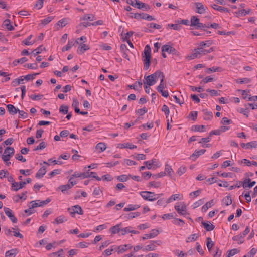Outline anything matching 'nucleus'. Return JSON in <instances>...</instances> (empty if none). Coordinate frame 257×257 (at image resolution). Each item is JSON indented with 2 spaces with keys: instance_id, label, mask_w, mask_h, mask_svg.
<instances>
[{
  "instance_id": "20e7f679",
  "label": "nucleus",
  "mask_w": 257,
  "mask_h": 257,
  "mask_svg": "<svg viewBox=\"0 0 257 257\" xmlns=\"http://www.w3.org/2000/svg\"><path fill=\"white\" fill-rule=\"evenodd\" d=\"M68 211L70 213L72 216H74L76 213L82 215L83 214V211L81 207L78 205H76L73 206L72 208H68Z\"/></svg>"
},
{
  "instance_id": "8fccbe9b",
  "label": "nucleus",
  "mask_w": 257,
  "mask_h": 257,
  "mask_svg": "<svg viewBox=\"0 0 257 257\" xmlns=\"http://www.w3.org/2000/svg\"><path fill=\"white\" fill-rule=\"evenodd\" d=\"M63 252V250L62 249H60L58 251L51 253L50 254V257H61L62 256Z\"/></svg>"
},
{
  "instance_id": "412c9836",
  "label": "nucleus",
  "mask_w": 257,
  "mask_h": 257,
  "mask_svg": "<svg viewBox=\"0 0 257 257\" xmlns=\"http://www.w3.org/2000/svg\"><path fill=\"white\" fill-rule=\"evenodd\" d=\"M75 42L74 39L69 40L67 45L62 48V51L64 52L70 50L72 47L75 45Z\"/></svg>"
},
{
  "instance_id": "4468645a",
  "label": "nucleus",
  "mask_w": 257,
  "mask_h": 257,
  "mask_svg": "<svg viewBox=\"0 0 257 257\" xmlns=\"http://www.w3.org/2000/svg\"><path fill=\"white\" fill-rule=\"evenodd\" d=\"M9 113L11 115H14L18 113L19 110L12 104H8L6 105Z\"/></svg>"
},
{
  "instance_id": "6e6552de",
  "label": "nucleus",
  "mask_w": 257,
  "mask_h": 257,
  "mask_svg": "<svg viewBox=\"0 0 257 257\" xmlns=\"http://www.w3.org/2000/svg\"><path fill=\"white\" fill-rule=\"evenodd\" d=\"M132 248V246L130 244H125L123 245H120L116 246L114 249L117 252L118 254H121L125 252L128 249H131Z\"/></svg>"
},
{
  "instance_id": "5701e85b",
  "label": "nucleus",
  "mask_w": 257,
  "mask_h": 257,
  "mask_svg": "<svg viewBox=\"0 0 257 257\" xmlns=\"http://www.w3.org/2000/svg\"><path fill=\"white\" fill-rule=\"evenodd\" d=\"M206 245H207V247L208 248L209 251L210 253H212L213 252L212 247L214 245V243L212 241L211 238L210 237L207 238Z\"/></svg>"
},
{
  "instance_id": "603ef678",
  "label": "nucleus",
  "mask_w": 257,
  "mask_h": 257,
  "mask_svg": "<svg viewBox=\"0 0 257 257\" xmlns=\"http://www.w3.org/2000/svg\"><path fill=\"white\" fill-rule=\"evenodd\" d=\"M206 91L209 92L211 96H219L220 95V93L215 89H208L206 90Z\"/></svg>"
},
{
  "instance_id": "aec40b11",
  "label": "nucleus",
  "mask_w": 257,
  "mask_h": 257,
  "mask_svg": "<svg viewBox=\"0 0 257 257\" xmlns=\"http://www.w3.org/2000/svg\"><path fill=\"white\" fill-rule=\"evenodd\" d=\"M46 168L45 166L41 168L36 174V177L37 178H41L46 173Z\"/></svg>"
},
{
  "instance_id": "1a4fd4ad",
  "label": "nucleus",
  "mask_w": 257,
  "mask_h": 257,
  "mask_svg": "<svg viewBox=\"0 0 257 257\" xmlns=\"http://www.w3.org/2000/svg\"><path fill=\"white\" fill-rule=\"evenodd\" d=\"M26 184V182L21 181L20 183L14 182L12 183V188L13 190L17 191L19 189L23 188Z\"/></svg>"
},
{
  "instance_id": "4c0bfd02",
  "label": "nucleus",
  "mask_w": 257,
  "mask_h": 257,
  "mask_svg": "<svg viewBox=\"0 0 257 257\" xmlns=\"http://www.w3.org/2000/svg\"><path fill=\"white\" fill-rule=\"evenodd\" d=\"M206 152L205 149H201L200 150H195L192 155L191 157H195V158H198L199 156L203 154Z\"/></svg>"
},
{
  "instance_id": "39448f33",
  "label": "nucleus",
  "mask_w": 257,
  "mask_h": 257,
  "mask_svg": "<svg viewBox=\"0 0 257 257\" xmlns=\"http://www.w3.org/2000/svg\"><path fill=\"white\" fill-rule=\"evenodd\" d=\"M51 201V199L50 198H47L46 200L44 201H40L39 200L36 201H32L30 202V204H31V208H36L37 207H42L44 205H47Z\"/></svg>"
},
{
  "instance_id": "a878e982",
  "label": "nucleus",
  "mask_w": 257,
  "mask_h": 257,
  "mask_svg": "<svg viewBox=\"0 0 257 257\" xmlns=\"http://www.w3.org/2000/svg\"><path fill=\"white\" fill-rule=\"evenodd\" d=\"M27 191H25L23 192L21 195L18 194L15 196V201L16 202H18L20 199H23V200H25L27 199Z\"/></svg>"
},
{
  "instance_id": "0eeeda50",
  "label": "nucleus",
  "mask_w": 257,
  "mask_h": 257,
  "mask_svg": "<svg viewBox=\"0 0 257 257\" xmlns=\"http://www.w3.org/2000/svg\"><path fill=\"white\" fill-rule=\"evenodd\" d=\"M4 210L6 215L10 219L13 223H15L17 222L18 220L17 218L14 216L12 211L10 209L4 207Z\"/></svg>"
},
{
  "instance_id": "7c9ffc66",
  "label": "nucleus",
  "mask_w": 257,
  "mask_h": 257,
  "mask_svg": "<svg viewBox=\"0 0 257 257\" xmlns=\"http://www.w3.org/2000/svg\"><path fill=\"white\" fill-rule=\"evenodd\" d=\"M3 25L9 31L14 29V27L10 24V20L9 19L5 20L3 22Z\"/></svg>"
},
{
  "instance_id": "69168bd1",
  "label": "nucleus",
  "mask_w": 257,
  "mask_h": 257,
  "mask_svg": "<svg viewBox=\"0 0 257 257\" xmlns=\"http://www.w3.org/2000/svg\"><path fill=\"white\" fill-rule=\"evenodd\" d=\"M147 26L150 28H155L157 29H160L162 28L161 25L153 23L148 24Z\"/></svg>"
},
{
  "instance_id": "c03bdc74",
  "label": "nucleus",
  "mask_w": 257,
  "mask_h": 257,
  "mask_svg": "<svg viewBox=\"0 0 257 257\" xmlns=\"http://www.w3.org/2000/svg\"><path fill=\"white\" fill-rule=\"evenodd\" d=\"M179 198V194L172 195L167 200V203H170L174 200H180Z\"/></svg>"
},
{
  "instance_id": "5fc2aeb1",
  "label": "nucleus",
  "mask_w": 257,
  "mask_h": 257,
  "mask_svg": "<svg viewBox=\"0 0 257 257\" xmlns=\"http://www.w3.org/2000/svg\"><path fill=\"white\" fill-rule=\"evenodd\" d=\"M46 147V145L45 142H42L41 143H40V144L38 146H37L36 147L34 148L33 150H34V151H37L39 150L44 149Z\"/></svg>"
},
{
  "instance_id": "3c124183",
  "label": "nucleus",
  "mask_w": 257,
  "mask_h": 257,
  "mask_svg": "<svg viewBox=\"0 0 257 257\" xmlns=\"http://www.w3.org/2000/svg\"><path fill=\"white\" fill-rule=\"evenodd\" d=\"M67 221V219H66L65 217L63 215L57 217L55 219V222H56V223H57V224L62 223L64 222V221Z\"/></svg>"
},
{
  "instance_id": "864d4df0",
  "label": "nucleus",
  "mask_w": 257,
  "mask_h": 257,
  "mask_svg": "<svg viewBox=\"0 0 257 257\" xmlns=\"http://www.w3.org/2000/svg\"><path fill=\"white\" fill-rule=\"evenodd\" d=\"M215 250L214 252L213 251L212 253L214 257H221L222 251L220 250L218 247H216L215 248Z\"/></svg>"
},
{
  "instance_id": "4be33fe9",
  "label": "nucleus",
  "mask_w": 257,
  "mask_h": 257,
  "mask_svg": "<svg viewBox=\"0 0 257 257\" xmlns=\"http://www.w3.org/2000/svg\"><path fill=\"white\" fill-rule=\"evenodd\" d=\"M90 49L89 46L85 44H83L81 45L80 46L78 47V49L77 50V52L79 54H83L86 50H88Z\"/></svg>"
},
{
  "instance_id": "a211bd4d",
  "label": "nucleus",
  "mask_w": 257,
  "mask_h": 257,
  "mask_svg": "<svg viewBox=\"0 0 257 257\" xmlns=\"http://www.w3.org/2000/svg\"><path fill=\"white\" fill-rule=\"evenodd\" d=\"M120 49L121 52L123 54V57L129 60L128 56L127 53V52L128 50L127 48V46L125 44H121Z\"/></svg>"
},
{
  "instance_id": "49530a36",
  "label": "nucleus",
  "mask_w": 257,
  "mask_h": 257,
  "mask_svg": "<svg viewBox=\"0 0 257 257\" xmlns=\"http://www.w3.org/2000/svg\"><path fill=\"white\" fill-rule=\"evenodd\" d=\"M43 95L39 94H32L30 96V98L33 100H39L41 99L43 97Z\"/></svg>"
},
{
  "instance_id": "473e14b6",
  "label": "nucleus",
  "mask_w": 257,
  "mask_h": 257,
  "mask_svg": "<svg viewBox=\"0 0 257 257\" xmlns=\"http://www.w3.org/2000/svg\"><path fill=\"white\" fill-rule=\"evenodd\" d=\"M23 77L24 76H23L20 77L19 78H16V79H14L12 82V83H11L12 85L13 86L15 87V86L18 85L20 83H21V82L24 80Z\"/></svg>"
},
{
  "instance_id": "ea45409f",
  "label": "nucleus",
  "mask_w": 257,
  "mask_h": 257,
  "mask_svg": "<svg viewBox=\"0 0 257 257\" xmlns=\"http://www.w3.org/2000/svg\"><path fill=\"white\" fill-rule=\"evenodd\" d=\"M28 61L26 57H23L19 59H16L13 62L14 66H16L18 63L23 64Z\"/></svg>"
},
{
  "instance_id": "6ab92c4d",
  "label": "nucleus",
  "mask_w": 257,
  "mask_h": 257,
  "mask_svg": "<svg viewBox=\"0 0 257 257\" xmlns=\"http://www.w3.org/2000/svg\"><path fill=\"white\" fill-rule=\"evenodd\" d=\"M212 8L221 12H229L230 10L225 7L219 6L216 4H213L211 5Z\"/></svg>"
},
{
  "instance_id": "a19ab883",
  "label": "nucleus",
  "mask_w": 257,
  "mask_h": 257,
  "mask_svg": "<svg viewBox=\"0 0 257 257\" xmlns=\"http://www.w3.org/2000/svg\"><path fill=\"white\" fill-rule=\"evenodd\" d=\"M186 206L184 203H183L181 207V209L180 211L178 212L179 214L185 216L187 214H189L186 211Z\"/></svg>"
},
{
  "instance_id": "bf43d9fd",
  "label": "nucleus",
  "mask_w": 257,
  "mask_h": 257,
  "mask_svg": "<svg viewBox=\"0 0 257 257\" xmlns=\"http://www.w3.org/2000/svg\"><path fill=\"white\" fill-rule=\"evenodd\" d=\"M236 82L240 84L248 83L250 82V79L248 78H244L242 79H238L236 80Z\"/></svg>"
},
{
  "instance_id": "680f3d73",
  "label": "nucleus",
  "mask_w": 257,
  "mask_h": 257,
  "mask_svg": "<svg viewBox=\"0 0 257 257\" xmlns=\"http://www.w3.org/2000/svg\"><path fill=\"white\" fill-rule=\"evenodd\" d=\"M32 37H33L32 35H30L27 38H26L23 41V43H24L26 45H31L33 44L35 42V41H33V42L29 41V40L32 38Z\"/></svg>"
},
{
  "instance_id": "ddd939ff",
  "label": "nucleus",
  "mask_w": 257,
  "mask_h": 257,
  "mask_svg": "<svg viewBox=\"0 0 257 257\" xmlns=\"http://www.w3.org/2000/svg\"><path fill=\"white\" fill-rule=\"evenodd\" d=\"M196 58H200L199 52V51L198 50V48L194 49V51H193V53L189 55H188L186 57V59L188 60H193V59H195Z\"/></svg>"
},
{
  "instance_id": "0e129e2a",
  "label": "nucleus",
  "mask_w": 257,
  "mask_h": 257,
  "mask_svg": "<svg viewBox=\"0 0 257 257\" xmlns=\"http://www.w3.org/2000/svg\"><path fill=\"white\" fill-rule=\"evenodd\" d=\"M204 202V199H200L199 200H198L197 201L195 202L194 204H193V208L195 209L200 206H201V205H202Z\"/></svg>"
},
{
  "instance_id": "79ce46f5",
  "label": "nucleus",
  "mask_w": 257,
  "mask_h": 257,
  "mask_svg": "<svg viewBox=\"0 0 257 257\" xmlns=\"http://www.w3.org/2000/svg\"><path fill=\"white\" fill-rule=\"evenodd\" d=\"M68 20L69 19L68 18H63L59 21L57 24L61 27H63L68 24Z\"/></svg>"
},
{
  "instance_id": "c85d7f7f",
  "label": "nucleus",
  "mask_w": 257,
  "mask_h": 257,
  "mask_svg": "<svg viewBox=\"0 0 257 257\" xmlns=\"http://www.w3.org/2000/svg\"><path fill=\"white\" fill-rule=\"evenodd\" d=\"M198 50L199 52L200 55H201V54L205 55L208 53H210L212 52L213 51V48L212 47V48H210L208 50H206V49H204L203 48H202V47H199V48H198Z\"/></svg>"
},
{
  "instance_id": "13d9d810",
  "label": "nucleus",
  "mask_w": 257,
  "mask_h": 257,
  "mask_svg": "<svg viewBox=\"0 0 257 257\" xmlns=\"http://www.w3.org/2000/svg\"><path fill=\"white\" fill-rule=\"evenodd\" d=\"M156 246L154 244H149L145 246V247L143 249V250L145 251H153L156 249Z\"/></svg>"
},
{
  "instance_id": "f257e3e1",
  "label": "nucleus",
  "mask_w": 257,
  "mask_h": 257,
  "mask_svg": "<svg viewBox=\"0 0 257 257\" xmlns=\"http://www.w3.org/2000/svg\"><path fill=\"white\" fill-rule=\"evenodd\" d=\"M151 49L149 45H147L144 49V56L143 59L144 62V69L147 70L149 69L151 64Z\"/></svg>"
},
{
  "instance_id": "72a5a7b5",
  "label": "nucleus",
  "mask_w": 257,
  "mask_h": 257,
  "mask_svg": "<svg viewBox=\"0 0 257 257\" xmlns=\"http://www.w3.org/2000/svg\"><path fill=\"white\" fill-rule=\"evenodd\" d=\"M204 128H205V126L203 125H193L192 127L191 130L192 131H194L203 132L205 131Z\"/></svg>"
},
{
  "instance_id": "e2e57ef3",
  "label": "nucleus",
  "mask_w": 257,
  "mask_h": 257,
  "mask_svg": "<svg viewBox=\"0 0 257 257\" xmlns=\"http://www.w3.org/2000/svg\"><path fill=\"white\" fill-rule=\"evenodd\" d=\"M72 187L70 186V184H67L64 185H61L59 186V188L61 190L62 192H64L65 191L69 190Z\"/></svg>"
},
{
  "instance_id": "6e6d98bb",
  "label": "nucleus",
  "mask_w": 257,
  "mask_h": 257,
  "mask_svg": "<svg viewBox=\"0 0 257 257\" xmlns=\"http://www.w3.org/2000/svg\"><path fill=\"white\" fill-rule=\"evenodd\" d=\"M39 73H34L33 74H28L23 77L24 80L27 81H29L30 80H33L35 78V76L38 74Z\"/></svg>"
},
{
  "instance_id": "9b49d317",
  "label": "nucleus",
  "mask_w": 257,
  "mask_h": 257,
  "mask_svg": "<svg viewBox=\"0 0 257 257\" xmlns=\"http://www.w3.org/2000/svg\"><path fill=\"white\" fill-rule=\"evenodd\" d=\"M245 178L244 181L242 182V185L244 189L250 188L252 187L249 183L250 182V179L248 177V174L246 173L245 174Z\"/></svg>"
},
{
  "instance_id": "f3484780",
  "label": "nucleus",
  "mask_w": 257,
  "mask_h": 257,
  "mask_svg": "<svg viewBox=\"0 0 257 257\" xmlns=\"http://www.w3.org/2000/svg\"><path fill=\"white\" fill-rule=\"evenodd\" d=\"M202 224L204 226L207 231H212L215 228V226L211 224L209 221H207V222L202 221Z\"/></svg>"
},
{
  "instance_id": "e433bc0d",
  "label": "nucleus",
  "mask_w": 257,
  "mask_h": 257,
  "mask_svg": "<svg viewBox=\"0 0 257 257\" xmlns=\"http://www.w3.org/2000/svg\"><path fill=\"white\" fill-rule=\"evenodd\" d=\"M200 22L199 19L196 16H192L191 18V26L196 27L198 23Z\"/></svg>"
},
{
  "instance_id": "423d86ee",
  "label": "nucleus",
  "mask_w": 257,
  "mask_h": 257,
  "mask_svg": "<svg viewBox=\"0 0 257 257\" xmlns=\"http://www.w3.org/2000/svg\"><path fill=\"white\" fill-rule=\"evenodd\" d=\"M162 51L166 52L169 54H172L173 55L178 54V52L175 48L170 45L166 44L163 45V46L162 47Z\"/></svg>"
},
{
  "instance_id": "f03ea898",
  "label": "nucleus",
  "mask_w": 257,
  "mask_h": 257,
  "mask_svg": "<svg viewBox=\"0 0 257 257\" xmlns=\"http://www.w3.org/2000/svg\"><path fill=\"white\" fill-rule=\"evenodd\" d=\"M160 75H162V72L159 70L156 71L151 75H148L145 78L146 82H144V84H146L149 86L153 85L160 77Z\"/></svg>"
},
{
  "instance_id": "09e8293b",
  "label": "nucleus",
  "mask_w": 257,
  "mask_h": 257,
  "mask_svg": "<svg viewBox=\"0 0 257 257\" xmlns=\"http://www.w3.org/2000/svg\"><path fill=\"white\" fill-rule=\"evenodd\" d=\"M69 107L67 105H61L59 108L60 112H62L64 114H66L68 113Z\"/></svg>"
},
{
  "instance_id": "f704fd0d",
  "label": "nucleus",
  "mask_w": 257,
  "mask_h": 257,
  "mask_svg": "<svg viewBox=\"0 0 257 257\" xmlns=\"http://www.w3.org/2000/svg\"><path fill=\"white\" fill-rule=\"evenodd\" d=\"M106 148V146L104 143H99L96 146V149L98 150H99L100 152L104 151Z\"/></svg>"
},
{
  "instance_id": "de8ad7c7",
  "label": "nucleus",
  "mask_w": 257,
  "mask_h": 257,
  "mask_svg": "<svg viewBox=\"0 0 257 257\" xmlns=\"http://www.w3.org/2000/svg\"><path fill=\"white\" fill-rule=\"evenodd\" d=\"M42 47V45H41L32 51V53L35 57L42 52L43 50Z\"/></svg>"
},
{
  "instance_id": "4d7b16f0",
  "label": "nucleus",
  "mask_w": 257,
  "mask_h": 257,
  "mask_svg": "<svg viewBox=\"0 0 257 257\" xmlns=\"http://www.w3.org/2000/svg\"><path fill=\"white\" fill-rule=\"evenodd\" d=\"M53 17L49 16L41 20V23L44 25L48 24L53 19Z\"/></svg>"
},
{
  "instance_id": "052dcab7",
  "label": "nucleus",
  "mask_w": 257,
  "mask_h": 257,
  "mask_svg": "<svg viewBox=\"0 0 257 257\" xmlns=\"http://www.w3.org/2000/svg\"><path fill=\"white\" fill-rule=\"evenodd\" d=\"M172 172H173V169H172L171 166L169 165L168 164H166L164 172H165V173L167 172L169 176H171Z\"/></svg>"
},
{
  "instance_id": "bb28decb",
  "label": "nucleus",
  "mask_w": 257,
  "mask_h": 257,
  "mask_svg": "<svg viewBox=\"0 0 257 257\" xmlns=\"http://www.w3.org/2000/svg\"><path fill=\"white\" fill-rule=\"evenodd\" d=\"M244 237L242 234H240L233 236L232 239L233 241H237L238 244H242L244 242Z\"/></svg>"
},
{
  "instance_id": "774afa93",
  "label": "nucleus",
  "mask_w": 257,
  "mask_h": 257,
  "mask_svg": "<svg viewBox=\"0 0 257 257\" xmlns=\"http://www.w3.org/2000/svg\"><path fill=\"white\" fill-rule=\"evenodd\" d=\"M257 147V141H254L247 143V149L249 148H256Z\"/></svg>"
},
{
  "instance_id": "a18cd8bd",
  "label": "nucleus",
  "mask_w": 257,
  "mask_h": 257,
  "mask_svg": "<svg viewBox=\"0 0 257 257\" xmlns=\"http://www.w3.org/2000/svg\"><path fill=\"white\" fill-rule=\"evenodd\" d=\"M251 9H248V10H246L245 9H242L240 11H239L237 12H236V14L238 15V16H245L246 14H248L251 12Z\"/></svg>"
},
{
  "instance_id": "cd10ccee",
  "label": "nucleus",
  "mask_w": 257,
  "mask_h": 257,
  "mask_svg": "<svg viewBox=\"0 0 257 257\" xmlns=\"http://www.w3.org/2000/svg\"><path fill=\"white\" fill-rule=\"evenodd\" d=\"M232 199L231 196H227L225 197L222 200V204L228 206L232 204Z\"/></svg>"
},
{
  "instance_id": "2f4dec72",
  "label": "nucleus",
  "mask_w": 257,
  "mask_h": 257,
  "mask_svg": "<svg viewBox=\"0 0 257 257\" xmlns=\"http://www.w3.org/2000/svg\"><path fill=\"white\" fill-rule=\"evenodd\" d=\"M15 153V150L14 148L11 147H7L4 152V154H6L7 155H10V156H12Z\"/></svg>"
},
{
  "instance_id": "58836bf2",
  "label": "nucleus",
  "mask_w": 257,
  "mask_h": 257,
  "mask_svg": "<svg viewBox=\"0 0 257 257\" xmlns=\"http://www.w3.org/2000/svg\"><path fill=\"white\" fill-rule=\"evenodd\" d=\"M239 252V250L237 248H234L230 250H228L227 252V257H232L236 254Z\"/></svg>"
},
{
  "instance_id": "37998d69",
  "label": "nucleus",
  "mask_w": 257,
  "mask_h": 257,
  "mask_svg": "<svg viewBox=\"0 0 257 257\" xmlns=\"http://www.w3.org/2000/svg\"><path fill=\"white\" fill-rule=\"evenodd\" d=\"M199 235L197 234H192L191 236L187 237L186 239V242H190L192 241H194L197 239Z\"/></svg>"
},
{
  "instance_id": "c756f323",
  "label": "nucleus",
  "mask_w": 257,
  "mask_h": 257,
  "mask_svg": "<svg viewBox=\"0 0 257 257\" xmlns=\"http://www.w3.org/2000/svg\"><path fill=\"white\" fill-rule=\"evenodd\" d=\"M120 224H117L112 227H111L109 229L110 231L112 234H114L119 233L121 229L119 228Z\"/></svg>"
},
{
  "instance_id": "9d476101",
  "label": "nucleus",
  "mask_w": 257,
  "mask_h": 257,
  "mask_svg": "<svg viewBox=\"0 0 257 257\" xmlns=\"http://www.w3.org/2000/svg\"><path fill=\"white\" fill-rule=\"evenodd\" d=\"M159 232L158 230L156 229H152L151 230V232L149 234H146L144 235V236L142 237L143 240H145L149 238H153L155 237L158 235Z\"/></svg>"
},
{
  "instance_id": "f8f14e48",
  "label": "nucleus",
  "mask_w": 257,
  "mask_h": 257,
  "mask_svg": "<svg viewBox=\"0 0 257 257\" xmlns=\"http://www.w3.org/2000/svg\"><path fill=\"white\" fill-rule=\"evenodd\" d=\"M194 5H195L197 8V13L200 14H204L205 13L206 9L205 8L204 5L202 4V3L196 2L194 3Z\"/></svg>"
},
{
  "instance_id": "393cba45",
  "label": "nucleus",
  "mask_w": 257,
  "mask_h": 257,
  "mask_svg": "<svg viewBox=\"0 0 257 257\" xmlns=\"http://www.w3.org/2000/svg\"><path fill=\"white\" fill-rule=\"evenodd\" d=\"M203 112H204L203 118L204 120H209L213 117V113L212 112L208 111L206 110H203Z\"/></svg>"
},
{
  "instance_id": "dca6fc26",
  "label": "nucleus",
  "mask_w": 257,
  "mask_h": 257,
  "mask_svg": "<svg viewBox=\"0 0 257 257\" xmlns=\"http://www.w3.org/2000/svg\"><path fill=\"white\" fill-rule=\"evenodd\" d=\"M19 252V251L17 249L14 248L10 250H8L5 253V256L6 257H15L16 254H18Z\"/></svg>"
},
{
  "instance_id": "7ed1b4c3",
  "label": "nucleus",
  "mask_w": 257,
  "mask_h": 257,
  "mask_svg": "<svg viewBox=\"0 0 257 257\" xmlns=\"http://www.w3.org/2000/svg\"><path fill=\"white\" fill-rule=\"evenodd\" d=\"M140 195L145 200L153 201L159 198V195H156L154 192L150 191H142Z\"/></svg>"
},
{
  "instance_id": "338daca9",
  "label": "nucleus",
  "mask_w": 257,
  "mask_h": 257,
  "mask_svg": "<svg viewBox=\"0 0 257 257\" xmlns=\"http://www.w3.org/2000/svg\"><path fill=\"white\" fill-rule=\"evenodd\" d=\"M44 2V0H38L36 3L34 7L37 8L38 9H41L43 7Z\"/></svg>"
},
{
  "instance_id": "b1692460",
  "label": "nucleus",
  "mask_w": 257,
  "mask_h": 257,
  "mask_svg": "<svg viewBox=\"0 0 257 257\" xmlns=\"http://www.w3.org/2000/svg\"><path fill=\"white\" fill-rule=\"evenodd\" d=\"M214 200L212 199L209 202H207L205 205H204L202 207V211L206 212L209 208H210L211 206L214 205Z\"/></svg>"
},
{
  "instance_id": "c9c22d12",
  "label": "nucleus",
  "mask_w": 257,
  "mask_h": 257,
  "mask_svg": "<svg viewBox=\"0 0 257 257\" xmlns=\"http://www.w3.org/2000/svg\"><path fill=\"white\" fill-rule=\"evenodd\" d=\"M140 207L139 205H132L130 204L127 206V207L124 208L123 210L124 211H130L135 210Z\"/></svg>"
},
{
  "instance_id": "2eb2a0df",
  "label": "nucleus",
  "mask_w": 257,
  "mask_h": 257,
  "mask_svg": "<svg viewBox=\"0 0 257 257\" xmlns=\"http://www.w3.org/2000/svg\"><path fill=\"white\" fill-rule=\"evenodd\" d=\"M136 7L138 9H143L146 11H148L150 9V6L148 4L139 1L137 3Z\"/></svg>"
}]
</instances>
